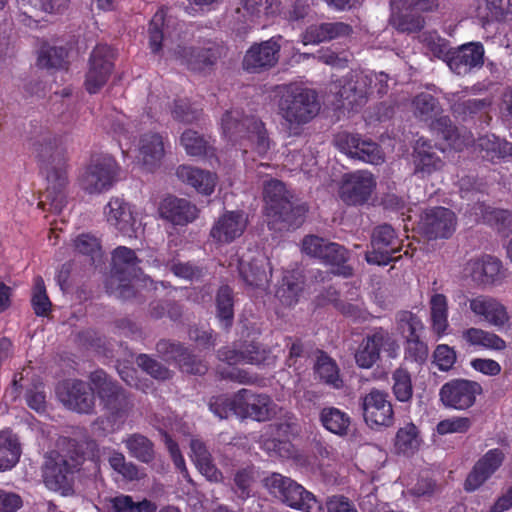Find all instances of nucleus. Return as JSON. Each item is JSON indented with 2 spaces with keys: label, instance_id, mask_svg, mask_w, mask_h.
I'll list each match as a JSON object with an SVG mask.
<instances>
[{
  "label": "nucleus",
  "instance_id": "obj_3",
  "mask_svg": "<svg viewBox=\"0 0 512 512\" xmlns=\"http://www.w3.org/2000/svg\"><path fill=\"white\" fill-rule=\"evenodd\" d=\"M91 390L96 393L107 413V419L114 424H122L132 408V403L124 390L103 370L91 373Z\"/></svg>",
  "mask_w": 512,
  "mask_h": 512
},
{
  "label": "nucleus",
  "instance_id": "obj_59",
  "mask_svg": "<svg viewBox=\"0 0 512 512\" xmlns=\"http://www.w3.org/2000/svg\"><path fill=\"white\" fill-rule=\"evenodd\" d=\"M429 355L428 346L420 337H407L405 345V358L423 364Z\"/></svg>",
  "mask_w": 512,
  "mask_h": 512
},
{
  "label": "nucleus",
  "instance_id": "obj_6",
  "mask_svg": "<svg viewBox=\"0 0 512 512\" xmlns=\"http://www.w3.org/2000/svg\"><path fill=\"white\" fill-rule=\"evenodd\" d=\"M113 270L107 283L110 293L119 298L128 299L134 295L132 284L138 277L139 263L135 252L125 246L117 247L112 254Z\"/></svg>",
  "mask_w": 512,
  "mask_h": 512
},
{
  "label": "nucleus",
  "instance_id": "obj_16",
  "mask_svg": "<svg viewBox=\"0 0 512 512\" xmlns=\"http://www.w3.org/2000/svg\"><path fill=\"white\" fill-rule=\"evenodd\" d=\"M371 246L373 250L365 255L369 264L384 266L394 261L393 254L399 248L394 229L387 224L375 228L372 234Z\"/></svg>",
  "mask_w": 512,
  "mask_h": 512
},
{
  "label": "nucleus",
  "instance_id": "obj_56",
  "mask_svg": "<svg viewBox=\"0 0 512 512\" xmlns=\"http://www.w3.org/2000/svg\"><path fill=\"white\" fill-rule=\"evenodd\" d=\"M180 143L190 156H201L207 151V141L198 132L187 129L181 137Z\"/></svg>",
  "mask_w": 512,
  "mask_h": 512
},
{
  "label": "nucleus",
  "instance_id": "obj_43",
  "mask_svg": "<svg viewBox=\"0 0 512 512\" xmlns=\"http://www.w3.org/2000/svg\"><path fill=\"white\" fill-rule=\"evenodd\" d=\"M429 304L432 329L438 335H442L449 326L448 300L444 294L435 293L431 296Z\"/></svg>",
  "mask_w": 512,
  "mask_h": 512
},
{
  "label": "nucleus",
  "instance_id": "obj_21",
  "mask_svg": "<svg viewBox=\"0 0 512 512\" xmlns=\"http://www.w3.org/2000/svg\"><path fill=\"white\" fill-rule=\"evenodd\" d=\"M104 215L107 222L124 236L129 238L136 236L138 228L136 218L131 206L122 198H111L104 207Z\"/></svg>",
  "mask_w": 512,
  "mask_h": 512
},
{
  "label": "nucleus",
  "instance_id": "obj_22",
  "mask_svg": "<svg viewBox=\"0 0 512 512\" xmlns=\"http://www.w3.org/2000/svg\"><path fill=\"white\" fill-rule=\"evenodd\" d=\"M340 83L336 93L342 100L343 106L353 110L366 103L368 95L371 93L369 88L371 79L367 75L343 79Z\"/></svg>",
  "mask_w": 512,
  "mask_h": 512
},
{
  "label": "nucleus",
  "instance_id": "obj_31",
  "mask_svg": "<svg viewBox=\"0 0 512 512\" xmlns=\"http://www.w3.org/2000/svg\"><path fill=\"white\" fill-rule=\"evenodd\" d=\"M239 272L243 280L250 286L264 287L269 282L270 264L261 253L255 257L242 258Z\"/></svg>",
  "mask_w": 512,
  "mask_h": 512
},
{
  "label": "nucleus",
  "instance_id": "obj_17",
  "mask_svg": "<svg viewBox=\"0 0 512 512\" xmlns=\"http://www.w3.org/2000/svg\"><path fill=\"white\" fill-rule=\"evenodd\" d=\"M59 400L70 410L78 413H90L95 406L91 387L81 380H66L57 387Z\"/></svg>",
  "mask_w": 512,
  "mask_h": 512
},
{
  "label": "nucleus",
  "instance_id": "obj_64",
  "mask_svg": "<svg viewBox=\"0 0 512 512\" xmlns=\"http://www.w3.org/2000/svg\"><path fill=\"white\" fill-rule=\"evenodd\" d=\"M136 362L139 367L156 379L170 378V371L166 367L145 354L139 355Z\"/></svg>",
  "mask_w": 512,
  "mask_h": 512
},
{
  "label": "nucleus",
  "instance_id": "obj_44",
  "mask_svg": "<svg viewBox=\"0 0 512 512\" xmlns=\"http://www.w3.org/2000/svg\"><path fill=\"white\" fill-rule=\"evenodd\" d=\"M320 420L328 431L339 436L346 435L350 426L349 415L335 407L323 408Z\"/></svg>",
  "mask_w": 512,
  "mask_h": 512
},
{
  "label": "nucleus",
  "instance_id": "obj_35",
  "mask_svg": "<svg viewBox=\"0 0 512 512\" xmlns=\"http://www.w3.org/2000/svg\"><path fill=\"white\" fill-rule=\"evenodd\" d=\"M242 139L245 142L244 153H247L246 147H250L253 152L263 157L271 149V141L264 124L256 117L251 116L247 119V132Z\"/></svg>",
  "mask_w": 512,
  "mask_h": 512
},
{
  "label": "nucleus",
  "instance_id": "obj_4",
  "mask_svg": "<svg viewBox=\"0 0 512 512\" xmlns=\"http://www.w3.org/2000/svg\"><path fill=\"white\" fill-rule=\"evenodd\" d=\"M264 199L267 216L271 219L269 223H283L279 229L298 226L301 223L305 210L303 207L293 206L285 185L281 181L270 179L265 182Z\"/></svg>",
  "mask_w": 512,
  "mask_h": 512
},
{
  "label": "nucleus",
  "instance_id": "obj_14",
  "mask_svg": "<svg viewBox=\"0 0 512 512\" xmlns=\"http://www.w3.org/2000/svg\"><path fill=\"white\" fill-rule=\"evenodd\" d=\"M469 305L470 311L488 324L495 327H503L509 321V315L505 306L496 298L487 295H477L468 298L459 296V305Z\"/></svg>",
  "mask_w": 512,
  "mask_h": 512
},
{
  "label": "nucleus",
  "instance_id": "obj_54",
  "mask_svg": "<svg viewBox=\"0 0 512 512\" xmlns=\"http://www.w3.org/2000/svg\"><path fill=\"white\" fill-rule=\"evenodd\" d=\"M451 96L452 98H448V100L453 102L451 105L453 112L462 117L476 114L490 106V101L487 99L471 98L461 100L457 94H452Z\"/></svg>",
  "mask_w": 512,
  "mask_h": 512
},
{
  "label": "nucleus",
  "instance_id": "obj_45",
  "mask_svg": "<svg viewBox=\"0 0 512 512\" xmlns=\"http://www.w3.org/2000/svg\"><path fill=\"white\" fill-rule=\"evenodd\" d=\"M243 118L239 110L227 111L221 118V128L223 135L231 141L242 139L247 132V119Z\"/></svg>",
  "mask_w": 512,
  "mask_h": 512
},
{
  "label": "nucleus",
  "instance_id": "obj_60",
  "mask_svg": "<svg viewBox=\"0 0 512 512\" xmlns=\"http://www.w3.org/2000/svg\"><path fill=\"white\" fill-rule=\"evenodd\" d=\"M256 479V471L252 467L237 471L234 477L235 492L241 499H246L251 494V485Z\"/></svg>",
  "mask_w": 512,
  "mask_h": 512
},
{
  "label": "nucleus",
  "instance_id": "obj_38",
  "mask_svg": "<svg viewBox=\"0 0 512 512\" xmlns=\"http://www.w3.org/2000/svg\"><path fill=\"white\" fill-rule=\"evenodd\" d=\"M20 455L21 447L16 435L8 429L0 431V471L13 468Z\"/></svg>",
  "mask_w": 512,
  "mask_h": 512
},
{
  "label": "nucleus",
  "instance_id": "obj_62",
  "mask_svg": "<svg viewBox=\"0 0 512 512\" xmlns=\"http://www.w3.org/2000/svg\"><path fill=\"white\" fill-rule=\"evenodd\" d=\"M164 11H157L152 17L149 24V45L153 53H157L161 49L163 40L162 26L164 24Z\"/></svg>",
  "mask_w": 512,
  "mask_h": 512
},
{
  "label": "nucleus",
  "instance_id": "obj_36",
  "mask_svg": "<svg viewBox=\"0 0 512 512\" xmlns=\"http://www.w3.org/2000/svg\"><path fill=\"white\" fill-rule=\"evenodd\" d=\"M462 339L473 347H481L487 350L503 351L507 344L504 339L494 332L477 327H470L462 332Z\"/></svg>",
  "mask_w": 512,
  "mask_h": 512
},
{
  "label": "nucleus",
  "instance_id": "obj_48",
  "mask_svg": "<svg viewBox=\"0 0 512 512\" xmlns=\"http://www.w3.org/2000/svg\"><path fill=\"white\" fill-rule=\"evenodd\" d=\"M432 128L442 134V137L449 141L451 147L461 150L473 142L472 136H463L461 139L458 130L452 125L448 117H440L432 121Z\"/></svg>",
  "mask_w": 512,
  "mask_h": 512
},
{
  "label": "nucleus",
  "instance_id": "obj_58",
  "mask_svg": "<svg viewBox=\"0 0 512 512\" xmlns=\"http://www.w3.org/2000/svg\"><path fill=\"white\" fill-rule=\"evenodd\" d=\"M67 57V52L62 47L43 48L38 57V65L42 68H61Z\"/></svg>",
  "mask_w": 512,
  "mask_h": 512
},
{
  "label": "nucleus",
  "instance_id": "obj_28",
  "mask_svg": "<svg viewBox=\"0 0 512 512\" xmlns=\"http://www.w3.org/2000/svg\"><path fill=\"white\" fill-rule=\"evenodd\" d=\"M217 357L228 365L265 363L269 359V353L260 349L254 343L246 344L241 348L224 347L218 350Z\"/></svg>",
  "mask_w": 512,
  "mask_h": 512
},
{
  "label": "nucleus",
  "instance_id": "obj_61",
  "mask_svg": "<svg viewBox=\"0 0 512 512\" xmlns=\"http://www.w3.org/2000/svg\"><path fill=\"white\" fill-rule=\"evenodd\" d=\"M218 316L229 325L233 318V300L232 291L228 286H223L218 290L217 298Z\"/></svg>",
  "mask_w": 512,
  "mask_h": 512
},
{
  "label": "nucleus",
  "instance_id": "obj_23",
  "mask_svg": "<svg viewBox=\"0 0 512 512\" xmlns=\"http://www.w3.org/2000/svg\"><path fill=\"white\" fill-rule=\"evenodd\" d=\"M246 225L247 218L244 213L226 212L214 223L210 236L217 242L229 243L243 234Z\"/></svg>",
  "mask_w": 512,
  "mask_h": 512
},
{
  "label": "nucleus",
  "instance_id": "obj_49",
  "mask_svg": "<svg viewBox=\"0 0 512 512\" xmlns=\"http://www.w3.org/2000/svg\"><path fill=\"white\" fill-rule=\"evenodd\" d=\"M110 467L125 480L133 481L138 480L144 476V473L138 468L136 464L126 461L125 456L113 451L108 457Z\"/></svg>",
  "mask_w": 512,
  "mask_h": 512
},
{
  "label": "nucleus",
  "instance_id": "obj_37",
  "mask_svg": "<svg viewBox=\"0 0 512 512\" xmlns=\"http://www.w3.org/2000/svg\"><path fill=\"white\" fill-rule=\"evenodd\" d=\"M348 259V251L343 246L328 242L320 260L330 265L334 274L347 278L353 274L352 267L345 264Z\"/></svg>",
  "mask_w": 512,
  "mask_h": 512
},
{
  "label": "nucleus",
  "instance_id": "obj_13",
  "mask_svg": "<svg viewBox=\"0 0 512 512\" xmlns=\"http://www.w3.org/2000/svg\"><path fill=\"white\" fill-rule=\"evenodd\" d=\"M375 187V178L368 171L346 173L341 180L339 196L348 205H359L369 199Z\"/></svg>",
  "mask_w": 512,
  "mask_h": 512
},
{
  "label": "nucleus",
  "instance_id": "obj_55",
  "mask_svg": "<svg viewBox=\"0 0 512 512\" xmlns=\"http://www.w3.org/2000/svg\"><path fill=\"white\" fill-rule=\"evenodd\" d=\"M396 325L399 332L405 337H419L424 329L421 319L410 311H400L396 315Z\"/></svg>",
  "mask_w": 512,
  "mask_h": 512
},
{
  "label": "nucleus",
  "instance_id": "obj_25",
  "mask_svg": "<svg viewBox=\"0 0 512 512\" xmlns=\"http://www.w3.org/2000/svg\"><path fill=\"white\" fill-rule=\"evenodd\" d=\"M156 348L167 360L177 361L182 371L186 373L202 375L207 371L206 364L188 353L181 344L161 340Z\"/></svg>",
  "mask_w": 512,
  "mask_h": 512
},
{
  "label": "nucleus",
  "instance_id": "obj_15",
  "mask_svg": "<svg viewBox=\"0 0 512 512\" xmlns=\"http://www.w3.org/2000/svg\"><path fill=\"white\" fill-rule=\"evenodd\" d=\"M173 57L188 69L195 72L210 70L220 57V49L214 44L204 46L178 45L173 50Z\"/></svg>",
  "mask_w": 512,
  "mask_h": 512
},
{
  "label": "nucleus",
  "instance_id": "obj_50",
  "mask_svg": "<svg viewBox=\"0 0 512 512\" xmlns=\"http://www.w3.org/2000/svg\"><path fill=\"white\" fill-rule=\"evenodd\" d=\"M396 448L403 454H413L420 446L417 427L408 423L401 427L396 434Z\"/></svg>",
  "mask_w": 512,
  "mask_h": 512
},
{
  "label": "nucleus",
  "instance_id": "obj_57",
  "mask_svg": "<svg viewBox=\"0 0 512 512\" xmlns=\"http://www.w3.org/2000/svg\"><path fill=\"white\" fill-rule=\"evenodd\" d=\"M31 302L34 312L38 316L47 315L51 309V302L47 296L44 281L40 276L35 278Z\"/></svg>",
  "mask_w": 512,
  "mask_h": 512
},
{
  "label": "nucleus",
  "instance_id": "obj_20",
  "mask_svg": "<svg viewBox=\"0 0 512 512\" xmlns=\"http://www.w3.org/2000/svg\"><path fill=\"white\" fill-rule=\"evenodd\" d=\"M280 48L278 39L275 37L252 45L244 56V68L247 71L256 72L273 67L278 62Z\"/></svg>",
  "mask_w": 512,
  "mask_h": 512
},
{
  "label": "nucleus",
  "instance_id": "obj_24",
  "mask_svg": "<svg viewBox=\"0 0 512 512\" xmlns=\"http://www.w3.org/2000/svg\"><path fill=\"white\" fill-rule=\"evenodd\" d=\"M504 454L500 449L489 450L477 461L465 481V490L478 489L502 464Z\"/></svg>",
  "mask_w": 512,
  "mask_h": 512
},
{
  "label": "nucleus",
  "instance_id": "obj_51",
  "mask_svg": "<svg viewBox=\"0 0 512 512\" xmlns=\"http://www.w3.org/2000/svg\"><path fill=\"white\" fill-rule=\"evenodd\" d=\"M392 391L400 402H408L413 395V386L410 373L401 367L392 373Z\"/></svg>",
  "mask_w": 512,
  "mask_h": 512
},
{
  "label": "nucleus",
  "instance_id": "obj_5",
  "mask_svg": "<svg viewBox=\"0 0 512 512\" xmlns=\"http://www.w3.org/2000/svg\"><path fill=\"white\" fill-rule=\"evenodd\" d=\"M264 486L271 494L288 506L304 512H322L321 503L314 495L306 491L292 479L279 473H273L264 479Z\"/></svg>",
  "mask_w": 512,
  "mask_h": 512
},
{
  "label": "nucleus",
  "instance_id": "obj_40",
  "mask_svg": "<svg viewBox=\"0 0 512 512\" xmlns=\"http://www.w3.org/2000/svg\"><path fill=\"white\" fill-rule=\"evenodd\" d=\"M123 443L129 453V455L138 461L149 464L155 458V450L153 442L146 436L133 433L128 435Z\"/></svg>",
  "mask_w": 512,
  "mask_h": 512
},
{
  "label": "nucleus",
  "instance_id": "obj_7",
  "mask_svg": "<svg viewBox=\"0 0 512 512\" xmlns=\"http://www.w3.org/2000/svg\"><path fill=\"white\" fill-rule=\"evenodd\" d=\"M400 346L394 337L384 329H376L366 335L357 350L354 358L358 367L370 369L380 360V353L384 352L387 357L395 359L399 355Z\"/></svg>",
  "mask_w": 512,
  "mask_h": 512
},
{
  "label": "nucleus",
  "instance_id": "obj_19",
  "mask_svg": "<svg viewBox=\"0 0 512 512\" xmlns=\"http://www.w3.org/2000/svg\"><path fill=\"white\" fill-rule=\"evenodd\" d=\"M464 274L476 284L484 286L493 285L505 277L501 262L492 256L469 260L465 264Z\"/></svg>",
  "mask_w": 512,
  "mask_h": 512
},
{
  "label": "nucleus",
  "instance_id": "obj_41",
  "mask_svg": "<svg viewBox=\"0 0 512 512\" xmlns=\"http://www.w3.org/2000/svg\"><path fill=\"white\" fill-rule=\"evenodd\" d=\"M314 369L319 380L325 384L334 389H340L343 387L344 382L340 376L339 367L327 354L321 352L317 356Z\"/></svg>",
  "mask_w": 512,
  "mask_h": 512
},
{
  "label": "nucleus",
  "instance_id": "obj_34",
  "mask_svg": "<svg viewBox=\"0 0 512 512\" xmlns=\"http://www.w3.org/2000/svg\"><path fill=\"white\" fill-rule=\"evenodd\" d=\"M179 180L195 188L199 193L210 195L216 185V175L189 165H180L176 170Z\"/></svg>",
  "mask_w": 512,
  "mask_h": 512
},
{
  "label": "nucleus",
  "instance_id": "obj_12",
  "mask_svg": "<svg viewBox=\"0 0 512 512\" xmlns=\"http://www.w3.org/2000/svg\"><path fill=\"white\" fill-rule=\"evenodd\" d=\"M481 392L482 387L475 381L454 379L440 388L439 397L445 407L465 410L474 405Z\"/></svg>",
  "mask_w": 512,
  "mask_h": 512
},
{
  "label": "nucleus",
  "instance_id": "obj_39",
  "mask_svg": "<svg viewBox=\"0 0 512 512\" xmlns=\"http://www.w3.org/2000/svg\"><path fill=\"white\" fill-rule=\"evenodd\" d=\"M476 149L482 154V158L489 161L512 155V144L493 134L479 137L476 142Z\"/></svg>",
  "mask_w": 512,
  "mask_h": 512
},
{
  "label": "nucleus",
  "instance_id": "obj_47",
  "mask_svg": "<svg viewBox=\"0 0 512 512\" xmlns=\"http://www.w3.org/2000/svg\"><path fill=\"white\" fill-rule=\"evenodd\" d=\"M391 25L401 32H417L424 27L425 20L420 14L409 11L400 6L399 11H394L390 18Z\"/></svg>",
  "mask_w": 512,
  "mask_h": 512
},
{
  "label": "nucleus",
  "instance_id": "obj_11",
  "mask_svg": "<svg viewBox=\"0 0 512 512\" xmlns=\"http://www.w3.org/2000/svg\"><path fill=\"white\" fill-rule=\"evenodd\" d=\"M457 218L453 211L445 207L427 209L420 218L418 228L429 240L447 239L456 230Z\"/></svg>",
  "mask_w": 512,
  "mask_h": 512
},
{
  "label": "nucleus",
  "instance_id": "obj_53",
  "mask_svg": "<svg viewBox=\"0 0 512 512\" xmlns=\"http://www.w3.org/2000/svg\"><path fill=\"white\" fill-rule=\"evenodd\" d=\"M367 139L361 138L358 134H351L349 132H340L335 135L334 144L342 153L352 159H357L361 154L362 143Z\"/></svg>",
  "mask_w": 512,
  "mask_h": 512
},
{
  "label": "nucleus",
  "instance_id": "obj_1",
  "mask_svg": "<svg viewBox=\"0 0 512 512\" xmlns=\"http://www.w3.org/2000/svg\"><path fill=\"white\" fill-rule=\"evenodd\" d=\"M278 115L290 131L298 130L319 112L320 105L314 90L289 84L278 87Z\"/></svg>",
  "mask_w": 512,
  "mask_h": 512
},
{
  "label": "nucleus",
  "instance_id": "obj_9",
  "mask_svg": "<svg viewBox=\"0 0 512 512\" xmlns=\"http://www.w3.org/2000/svg\"><path fill=\"white\" fill-rule=\"evenodd\" d=\"M115 53L107 45H97L91 52L85 88L90 94L97 93L108 81L113 71Z\"/></svg>",
  "mask_w": 512,
  "mask_h": 512
},
{
  "label": "nucleus",
  "instance_id": "obj_42",
  "mask_svg": "<svg viewBox=\"0 0 512 512\" xmlns=\"http://www.w3.org/2000/svg\"><path fill=\"white\" fill-rule=\"evenodd\" d=\"M302 288L301 273L298 271L288 272L284 275L282 284L276 291V296L284 305L292 306L297 303Z\"/></svg>",
  "mask_w": 512,
  "mask_h": 512
},
{
  "label": "nucleus",
  "instance_id": "obj_52",
  "mask_svg": "<svg viewBox=\"0 0 512 512\" xmlns=\"http://www.w3.org/2000/svg\"><path fill=\"white\" fill-rule=\"evenodd\" d=\"M414 115L421 121H429L435 118L440 111L437 100L428 93H421L413 100Z\"/></svg>",
  "mask_w": 512,
  "mask_h": 512
},
{
  "label": "nucleus",
  "instance_id": "obj_27",
  "mask_svg": "<svg viewBox=\"0 0 512 512\" xmlns=\"http://www.w3.org/2000/svg\"><path fill=\"white\" fill-rule=\"evenodd\" d=\"M483 55L484 49L481 44L469 43L452 52L447 64L457 75H465L483 64Z\"/></svg>",
  "mask_w": 512,
  "mask_h": 512
},
{
  "label": "nucleus",
  "instance_id": "obj_8",
  "mask_svg": "<svg viewBox=\"0 0 512 512\" xmlns=\"http://www.w3.org/2000/svg\"><path fill=\"white\" fill-rule=\"evenodd\" d=\"M117 164L110 156L94 159L80 177L81 188L89 194L109 190L117 176Z\"/></svg>",
  "mask_w": 512,
  "mask_h": 512
},
{
  "label": "nucleus",
  "instance_id": "obj_2",
  "mask_svg": "<svg viewBox=\"0 0 512 512\" xmlns=\"http://www.w3.org/2000/svg\"><path fill=\"white\" fill-rule=\"evenodd\" d=\"M210 409L220 419L228 418L230 414L241 417H251L257 421H266L277 413V405L265 394H254L242 389L232 398H218L210 404Z\"/></svg>",
  "mask_w": 512,
  "mask_h": 512
},
{
  "label": "nucleus",
  "instance_id": "obj_29",
  "mask_svg": "<svg viewBox=\"0 0 512 512\" xmlns=\"http://www.w3.org/2000/svg\"><path fill=\"white\" fill-rule=\"evenodd\" d=\"M280 5V0H241L235 10V18L240 23L250 25L262 16L279 12Z\"/></svg>",
  "mask_w": 512,
  "mask_h": 512
},
{
  "label": "nucleus",
  "instance_id": "obj_30",
  "mask_svg": "<svg viewBox=\"0 0 512 512\" xmlns=\"http://www.w3.org/2000/svg\"><path fill=\"white\" fill-rule=\"evenodd\" d=\"M412 161L414 173L425 177L437 171L442 166L441 159L437 156L431 143L419 138L413 147Z\"/></svg>",
  "mask_w": 512,
  "mask_h": 512
},
{
  "label": "nucleus",
  "instance_id": "obj_18",
  "mask_svg": "<svg viewBox=\"0 0 512 512\" xmlns=\"http://www.w3.org/2000/svg\"><path fill=\"white\" fill-rule=\"evenodd\" d=\"M76 466L75 460H68L61 455L49 458L43 473L46 487L49 490L60 492L61 495H68L71 491V475Z\"/></svg>",
  "mask_w": 512,
  "mask_h": 512
},
{
  "label": "nucleus",
  "instance_id": "obj_32",
  "mask_svg": "<svg viewBox=\"0 0 512 512\" xmlns=\"http://www.w3.org/2000/svg\"><path fill=\"white\" fill-rule=\"evenodd\" d=\"M46 200L49 201L51 209L60 212L66 204V188L68 178L66 169L63 166L53 167L47 173Z\"/></svg>",
  "mask_w": 512,
  "mask_h": 512
},
{
  "label": "nucleus",
  "instance_id": "obj_33",
  "mask_svg": "<svg viewBox=\"0 0 512 512\" xmlns=\"http://www.w3.org/2000/svg\"><path fill=\"white\" fill-rule=\"evenodd\" d=\"M165 149L162 137L157 133L141 136L138 144V160L148 169L158 167L164 157Z\"/></svg>",
  "mask_w": 512,
  "mask_h": 512
},
{
  "label": "nucleus",
  "instance_id": "obj_46",
  "mask_svg": "<svg viewBox=\"0 0 512 512\" xmlns=\"http://www.w3.org/2000/svg\"><path fill=\"white\" fill-rule=\"evenodd\" d=\"M156 505L149 500L135 501L129 495H118L109 500L107 512H156Z\"/></svg>",
  "mask_w": 512,
  "mask_h": 512
},
{
  "label": "nucleus",
  "instance_id": "obj_10",
  "mask_svg": "<svg viewBox=\"0 0 512 512\" xmlns=\"http://www.w3.org/2000/svg\"><path fill=\"white\" fill-rule=\"evenodd\" d=\"M363 417L370 427H389L394 422V411L387 392L373 388L361 397Z\"/></svg>",
  "mask_w": 512,
  "mask_h": 512
},
{
  "label": "nucleus",
  "instance_id": "obj_26",
  "mask_svg": "<svg viewBox=\"0 0 512 512\" xmlns=\"http://www.w3.org/2000/svg\"><path fill=\"white\" fill-rule=\"evenodd\" d=\"M159 214L174 225H186L197 218L198 209L186 199L170 196L160 203Z\"/></svg>",
  "mask_w": 512,
  "mask_h": 512
},
{
  "label": "nucleus",
  "instance_id": "obj_63",
  "mask_svg": "<svg viewBox=\"0 0 512 512\" xmlns=\"http://www.w3.org/2000/svg\"><path fill=\"white\" fill-rule=\"evenodd\" d=\"M471 427V420L468 417H452L440 421L437 424V432L440 435L450 433H465Z\"/></svg>",
  "mask_w": 512,
  "mask_h": 512
}]
</instances>
